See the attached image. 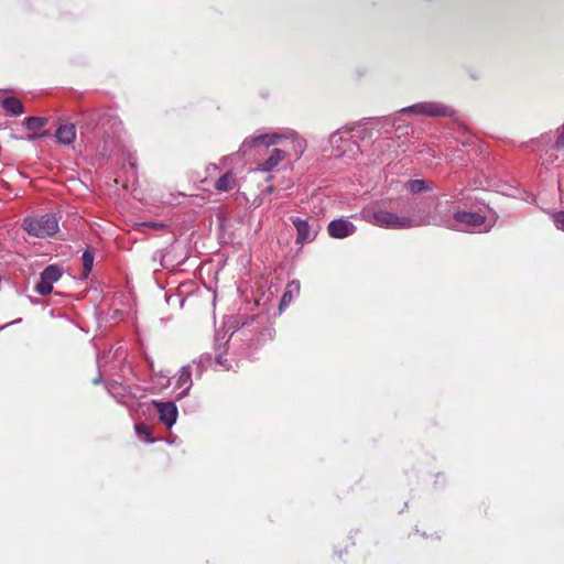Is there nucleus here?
<instances>
[{"mask_svg":"<svg viewBox=\"0 0 564 564\" xmlns=\"http://www.w3.org/2000/svg\"><path fill=\"white\" fill-rule=\"evenodd\" d=\"M359 217L372 226L384 229L416 228L413 206L409 214H398L379 206L365 207L360 210Z\"/></svg>","mask_w":564,"mask_h":564,"instance_id":"f257e3e1","label":"nucleus"},{"mask_svg":"<svg viewBox=\"0 0 564 564\" xmlns=\"http://www.w3.org/2000/svg\"><path fill=\"white\" fill-rule=\"evenodd\" d=\"M415 226H445L454 228V214L447 205L437 202L433 207H414Z\"/></svg>","mask_w":564,"mask_h":564,"instance_id":"f03ea898","label":"nucleus"},{"mask_svg":"<svg viewBox=\"0 0 564 564\" xmlns=\"http://www.w3.org/2000/svg\"><path fill=\"white\" fill-rule=\"evenodd\" d=\"M23 228L31 236L37 238H47L58 231V219L51 214L26 217L23 221Z\"/></svg>","mask_w":564,"mask_h":564,"instance_id":"7ed1b4c3","label":"nucleus"},{"mask_svg":"<svg viewBox=\"0 0 564 564\" xmlns=\"http://www.w3.org/2000/svg\"><path fill=\"white\" fill-rule=\"evenodd\" d=\"M494 218H488L481 213L476 212H455L454 228L457 230L477 229L478 231H488L494 226Z\"/></svg>","mask_w":564,"mask_h":564,"instance_id":"20e7f679","label":"nucleus"},{"mask_svg":"<svg viewBox=\"0 0 564 564\" xmlns=\"http://www.w3.org/2000/svg\"><path fill=\"white\" fill-rule=\"evenodd\" d=\"M399 112L403 115L427 116L433 118L453 117L455 115V110L453 108L436 101L417 102L402 108Z\"/></svg>","mask_w":564,"mask_h":564,"instance_id":"39448f33","label":"nucleus"},{"mask_svg":"<svg viewBox=\"0 0 564 564\" xmlns=\"http://www.w3.org/2000/svg\"><path fill=\"white\" fill-rule=\"evenodd\" d=\"M285 138V131L282 133L273 132V133H260L249 138H246L239 148V153L245 155L250 149L259 145H264L267 148L283 144V140Z\"/></svg>","mask_w":564,"mask_h":564,"instance_id":"423d86ee","label":"nucleus"},{"mask_svg":"<svg viewBox=\"0 0 564 564\" xmlns=\"http://www.w3.org/2000/svg\"><path fill=\"white\" fill-rule=\"evenodd\" d=\"M292 224L296 229V243L303 245L306 242H311L316 238L318 225L314 226L310 224L307 219H302L300 217H295L292 219Z\"/></svg>","mask_w":564,"mask_h":564,"instance_id":"0eeeda50","label":"nucleus"},{"mask_svg":"<svg viewBox=\"0 0 564 564\" xmlns=\"http://www.w3.org/2000/svg\"><path fill=\"white\" fill-rule=\"evenodd\" d=\"M282 145L285 148L286 155L294 156L295 160H299L306 149V140L293 130H288L285 131Z\"/></svg>","mask_w":564,"mask_h":564,"instance_id":"6e6552de","label":"nucleus"},{"mask_svg":"<svg viewBox=\"0 0 564 564\" xmlns=\"http://www.w3.org/2000/svg\"><path fill=\"white\" fill-rule=\"evenodd\" d=\"M107 390L117 402L123 405L130 406L137 400V394L132 391L131 387L118 382H110L107 384Z\"/></svg>","mask_w":564,"mask_h":564,"instance_id":"1a4fd4ad","label":"nucleus"},{"mask_svg":"<svg viewBox=\"0 0 564 564\" xmlns=\"http://www.w3.org/2000/svg\"><path fill=\"white\" fill-rule=\"evenodd\" d=\"M153 405L159 412L160 421L164 425H166L170 429L176 423L178 411L174 402L153 401Z\"/></svg>","mask_w":564,"mask_h":564,"instance_id":"9d476101","label":"nucleus"},{"mask_svg":"<svg viewBox=\"0 0 564 564\" xmlns=\"http://www.w3.org/2000/svg\"><path fill=\"white\" fill-rule=\"evenodd\" d=\"M328 235L336 239H344L356 231V226L344 218L334 219L328 224Z\"/></svg>","mask_w":564,"mask_h":564,"instance_id":"9b49d317","label":"nucleus"},{"mask_svg":"<svg viewBox=\"0 0 564 564\" xmlns=\"http://www.w3.org/2000/svg\"><path fill=\"white\" fill-rule=\"evenodd\" d=\"M193 386L191 365L181 368L176 382L175 390L177 391V399L186 397Z\"/></svg>","mask_w":564,"mask_h":564,"instance_id":"f8f14e48","label":"nucleus"},{"mask_svg":"<svg viewBox=\"0 0 564 564\" xmlns=\"http://www.w3.org/2000/svg\"><path fill=\"white\" fill-rule=\"evenodd\" d=\"M286 158V151L274 148L270 151L267 159L258 164V170L261 172H270L274 170Z\"/></svg>","mask_w":564,"mask_h":564,"instance_id":"ddd939ff","label":"nucleus"},{"mask_svg":"<svg viewBox=\"0 0 564 564\" xmlns=\"http://www.w3.org/2000/svg\"><path fill=\"white\" fill-rule=\"evenodd\" d=\"M89 120L90 122H96V127L105 133L108 132V129L106 128L107 124H110L109 130H112L120 123L117 117L111 115H100L99 112H93L89 115Z\"/></svg>","mask_w":564,"mask_h":564,"instance_id":"4468645a","label":"nucleus"},{"mask_svg":"<svg viewBox=\"0 0 564 564\" xmlns=\"http://www.w3.org/2000/svg\"><path fill=\"white\" fill-rule=\"evenodd\" d=\"M55 138L58 143L68 145L76 139V128L73 123L62 124L55 132Z\"/></svg>","mask_w":564,"mask_h":564,"instance_id":"2eb2a0df","label":"nucleus"},{"mask_svg":"<svg viewBox=\"0 0 564 564\" xmlns=\"http://www.w3.org/2000/svg\"><path fill=\"white\" fill-rule=\"evenodd\" d=\"M3 109L11 116H20L24 112L22 102L15 97H7L2 101Z\"/></svg>","mask_w":564,"mask_h":564,"instance_id":"dca6fc26","label":"nucleus"},{"mask_svg":"<svg viewBox=\"0 0 564 564\" xmlns=\"http://www.w3.org/2000/svg\"><path fill=\"white\" fill-rule=\"evenodd\" d=\"M236 185V180L231 173H225L215 183V188L219 192L231 191Z\"/></svg>","mask_w":564,"mask_h":564,"instance_id":"f3484780","label":"nucleus"},{"mask_svg":"<svg viewBox=\"0 0 564 564\" xmlns=\"http://www.w3.org/2000/svg\"><path fill=\"white\" fill-rule=\"evenodd\" d=\"M406 189L415 195L424 191H431L432 183L426 180H411L406 183Z\"/></svg>","mask_w":564,"mask_h":564,"instance_id":"a211bd4d","label":"nucleus"},{"mask_svg":"<svg viewBox=\"0 0 564 564\" xmlns=\"http://www.w3.org/2000/svg\"><path fill=\"white\" fill-rule=\"evenodd\" d=\"M61 276H62V270L57 265H54V264L46 267L41 273L42 280L47 281L52 285L56 281H58L61 279Z\"/></svg>","mask_w":564,"mask_h":564,"instance_id":"6ab92c4d","label":"nucleus"},{"mask_svg":"<svg viewBox=\"0 0 564 564\" xmlns=\"http://www.w3.org/2000/svg\"><path fill=\"white\" fill-rule=\"evenodd\" d=\"M94 252L91 249H86L83 252L82 260H83V275L87 278L89 273L91 272L93 264H94Z\"/></svg>","mask_w":564,"mask_h":564,"instance_id":"aec40b11","label":"nucleus"},{"mask_svg":"<svg viewBox=\"0 0 564 564\" xmlns=\"http://www.w3.org/2000/svg\"><path fill=\"white\" fill-rule=\"evenodd\" d=\"M47 123V119L44 117H26L24 119V126L28 130L37 131Z\"/></svg>","mask_w":564,"mask_h":564,"instance_id":"412c9836","label":"nucleus"},{"mask_svg":"<svg viewBox=\"0 0 564 564\" xmlns=\"http://www.w3.org/2000/svg\"><path fill=\"white\" fill-rule=\"evenodd\" d=\"M135 433L143 438L145 442L153 443L155 440L151 437V431L149 426L143 423L135 424Z\"/></svg>","mask_w":564,"mask_h":564,"instance_id":"4be33fe9","label":"nucleus"},{"mask_svg":"<svg viewBox=\"0 0 564 564\" xmlns=\"http://www.w3.org/2000/svg\"><path fill=\"white\" fill-rule=\"evenodd\" d=\"M35 290L39 294L45 296L52 293L53 285L40 276V282L36 284Z\"/></svg>","mask_w":564,"mask_h":564,"instance_id":"5701e85b","label":"nucleus"},{"mask_svg":"<svg viewBox=\"0 0 564 564\" xmlns=\"http://www.w3.org/2000/svg\"><path fill=\"white\" fill-rule=\"evenodd\" d=\"M135 226L139 229L149 227V228H152V229H155V230H161V229H164L166 227L165 224L156 223V221L138 223V224H135Z\"/></svg>","mask_w":564,"mask_h":564,"instance_id":"b1692460","label":"nucleus"},{"mask_svg":"<svg viewBox=\"0 0 564 564\" xmlns=\"http://www.w3.org/2000/svg\"><path fill=\"white\" fill-rule=\"evenodd\" d=\"M554 147L556 150H564V123L557 128V138Z\"/></svg>","mask_w":564,"mask_h":564,"instance_id":"393cba45","label":"nucleus"},{"mask_svg":"<svg viewBox=\"0 0 564 564\" xmlns=\"http://www.w3.org/2000/svg\"><path fill=\"white\" fill-rule=\"evenodd\" d=\"M552 218L556 228L564 231V210L553 214Z\"/></svg>","mask_w":564,"mask_h":564,"instance_id":"a878e982","label":"nucleus"},{"mask_svg":"<svg viewBox=\"0 0 564 564\" xmlns=\"http://www.w3.org/2000/svg\"><path fill=\"white\" fill-rule=\"evenodd\" d=\"M292 301V291L286 290L284 294L282 295L281 302H280V310H282L284 306H288L290 302Z\"/></svg>","mask_w":564,"mask_h":564,"instance_id":"bb28decb","label":"nucleus"},{"mask_svg":"<svg viewBox=\"0 0 564 564\" xmlns=\"http://www.w3.org/2000/svg\"><path fill=\"white\" fill-rule=\"evenodd\" d=\"M343 140H344L343 139V134L339 131H336V132L332 133L330 137H329V142H330L332 145L338 147V143L340 141H343Z\"/></svg>","mask_w":564,"mask_h":564,"instance_id":"cd10ccee","label":"nucleus"},{"mask_svg":"<svg viewBox=\"0 0 564 564\" xmlns=\"http://www.w3.org/2000/svg\"><path fill=\"white\" fill-rule=\"evenodd\" d=\"M209 361H210V355H206V356H202L197 362L194 361V364L197 365V368H202V366L204 364H208Z\"/></svg>","mask_w":564,"mask_h":564,"instance_id":"c85d7f7f","label":"nucleus"},{"mask_svg":"<svg viewBox=\"0 0 564 564\" xmlns=\"http://www.w3.org/2000/svg\"><path fill=\"white\" fill-rule=\"evenodd\" d=\"M289 290H291L292 292L295 291L299 293L300 291V282L299 281H292L290 284H289Z\"/></svg>","mask_w":564,"mask_h":564,"instance_id":"c756f323","label":"nucleus"},{"mask_svg":"<svg viewBox=\"0 0 564 564\" xmlns=\"http://www.w3.org/2000/svg\"><path fill=\"white\" fill-rule=\"evenodd\" d=\"M216 364L224 367V368H228V366L226 365V360L224 359L223 355H219L217 358H216Z\"/></svg>","mask_w":564,"mask_h":564,"instance_id":"7c9ffc66","label":"nucleus"},{"mask_svg":"<svg viewBox=\"0 0 564 564\" xmlns=\"http://www.w3.org/2000/svg\"><path fill=\"white\" fill-rule=\"evenodd\" d=\"M156 254H159V256H160V258H161V264L164 267L163 260H164V257H165V256H164L162 252H156V253L154 254V257H156Z\"/></svg>","mask_w":564,"mask_h":564,"instance_id":"2f4dec72","label":"nucleus"},{"mask_svg":"<svg viewBox=\"0 0 564 564\" xmlns=\"http://www.w3.org/2000/svg\"><path fill=\"white\" fill-rule=\"evenodd\" d=\"M26 139H28L29 141H34V140H36V139H37V137H36L35 134H30V135H28V138H26Z\"/></svg>","mask_w":564,"mask_h":564,"instance_id":"473e14b6","label":"nucleus"},{"mask_svg":"<svg viewBox=\"0 0 564 564\" xmlns=\"http://www.w3.org/2000/svg\"><path fill=\"white\" fill-rule=\"evenodd\" d=\"M100 379H101L100 377H97L96 379H94V381H93V382H94V383H98V382H100Z\"/></svg>","mask_w":564,"mask_h":564,"instance_id":"72a5a7b5","label":"nucleus"}]
</instances>
